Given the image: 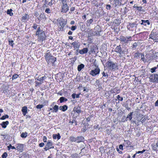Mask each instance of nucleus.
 I'll return each instance as SVG.
<instances>
[{"label": "nucleus", "instance_id": "obj_37", "mask_svg": "<svg viewBox=\"0 0 158 158\" xmlns=\"http://www.w3.org/2000/svg\"><path fill=\"white\" fill-rule=\"evenodd\" d=\"M93 21V19H90L88 20L87 21V25L88 26H89L91 24L92 22Z\"/></svg>", "mask_w": 158, "mask_h": 158}, {"label": "nucleus", "instance_id": "obj_13", "mask_svg": "<svg viewBox=\"0 0 158 158\" xmlns=\"http://www.w3.org/2000/svg\"><path fill=\"white\" fill-rule=\"evenodd\" d=\"M94 29L95 31L94 32L98 36L101 35L100 33L101 32V29L99 28V26H96L94 28Z\"/></svg>", "mask_w": 158, "mask_h": 158}, {"label": "nucleus", "instance_id": "obj_36", "mask_svg": "<svg viewBox=\"0 0 158 158\" xmlns=\"http://www.w3.org/2000/svg\"><path fill=\"white\" fill-rule=\"evenodd\" d=\"M7 149L9 151L10 150V148L12 149H14L16 150V148L14 146H12L11 144H10L9 146H7Z\"/></svg>", "mask_w": 158, "mask_h": 158}, {"label": "nucleus", "instance_id": "obj_27", "mask_svg": "<svg viewBox=\"0 0 158 158\" xmlns=\"http://www.w3.org/2000/svg\"><path fill=\"white\" fill-rule=\"evenodd\" d=\"M52 137L53 139H60L61 136L60 134L59 133H58L57 134L53 135Z\"/></svg>", "mask_w": 158, "mask_h": 158}, {"label": "nucleus", "instance_id": "obj_50", "mask_svg": "<svg viewBox=\"0 0 158 158\" xmlns=\"http://www.w3.org/2000/svg\"><path fill=\"white\" fill-rule=\"evenodd\" d=\"M7 156V154L6 152H4L2 155V158H6Z\"/></svg>", "mask_w": 158, "mask_h": 158}, {"label": "nucleus", "instance_id": "obj_40", "mask_svg": "<svg viewBox=\"0 0 158 158\" xmlns=\"http://www.w3.org/2000/svg\"><path fill=\"white\" fill-rule=\"evenodd\" d=\"M19 77V75L16 74H15L13 75L12 77V79L14 80L17 79Z\"/></svg>", "mask_w": 158, "mask_h": 158}, {"label": "nucleus", "instance_id": "obj_35", "mask_svg": "<svg viewBox=\"0 0 158 158\" xmlns=\"http://www.w3.org/2000/svg\"><path fill=\"white\" fill-rule=\"evenodd\" d=\"M46 78V77L44 76L43 77H42L40 78H39V81L42 83L45 80Z\"/></svg>", "mask_w": 158, "mask_h": 158}, {"label": "nucleus", "instance_id": "obj_51", "mask_svg": "<svg viewBox=\"0 0 158 158\" xmlns=\"http://www.w3.org/2000/svg\"><path fill=\"white\" fill-rule=\"evenodd\" d=\"M35 86L37 87L38 86H40V85H41L42 84V83L41 82H38L37 81H35Z\"/></svg>", "mask_w": 158, "mask_h": 158}, {"label": "nucleus", "instance_id": "obj_15", "mask_svg": "<svg viewBox=\"0 0 158 158\" xmlns=\"http://www.w3.org/2000/svg\"><path fill=\"white\" fill-rule=\"evenodd\" d=\"M76 139V142L77 143H80L81 142L83 141L84 140V138L83 136H81L77 137Z\"/></svg>", "mask_w": 158, "mask_h": 158}, {"label": "nucleus", "instance_id": "obj_3", "mask_svg": "<svg viewBox=\"0 0 158 158\" xmlns=\"http://www.w3.org/2000/svg\"><path fill=\"white\" fill-rule=\"evenodd\" d=\"M40 26L38 27L35 32V35L37 36L39 40L43 42L46 37L44 31L41 29Z\"/></svg>", "mask_w": 158, "mask_h": 158}, {"label": "nucleus", "instance_id": "obj_25", "mask_svg": "<svg viewBox=\"0 0 158 158\" xmlns=\"http://www.w3.org/2000/svg\"><path fill=\"white\" fill-rule=\"evenodd\" d=\"M23 144H18V146L17 147V150L19 151H21L23 150Z\"/></svg>", "mask_w": 158, "mask_h": 158}, {"label": "nucleus", "instance_id": "obj_39", "mask_svg": "<svg viewBox=\"0 0 158 158\" xmlns=\"http://www.w3.org/2000/svg\"><path fill=\"white\" fill-rule=\"evenodd\" d=\"M137 46V43L136 42H135L132 45V46H131V48L133 50H135L136 49V47Z\"/></svg>", "mask_w": 158, "mask_h": 158}, {"label": "nucleus", "instance_id": "obj_30", "mask_svg": "<svg viewBox=\"0 0 158 158\" xmlns=\"http://www.w3.org/2000/svg\"><path fill=\"white\" fill-rule=\"evenodd\" d=\"M59 108V106L56 105H55L54 107H53V110L52 111L53 112H55L56 113L57 112L58 109Z\"/></svg>", "mask_w": 158, "mask_h": 158}, {"label": "nucleus", "instance_id": "obj_19", "mask_svg": "<svg viewBox=\"0 0 158 158\" xmlns=\"http://www.w3.org/2000/svg\"><path fill=\"white\" fill-rule=\"evenodd\" d=\"M151 147H152V150L153 151H156V152H157L158 151L157 149L158 147L155 143H153L151 144Z\"/></svg>", "mask_w": 158, "mask_h": 158}, {"label": "nucleus", "instance_id": "obj_29", "mask_svg": "<svg viewBox=\"0 0 158 158\" xmlns=\"http://www.w3.org/2000/svg\"><path fill=\"white\" fill-rule=\"evenodd\" d=\"M59 100L60 101V102L62 103L64 102L67 101L68 99L63 97H62L60 98Z\"/></svg>", "mask_w": 158, "mask_h": 158}, {"label": "nucleus", "instance_id": "obj_28", "mask_svg": "<svg viewBox=\"0 0 158 158\" xmlns=\"http://www.w3.org/2000/svg\"><path fill=\"white\" fill-rule=\"evenodd\" d=\"M133 112H131L129 113L127 116L126 119H129L130 121L132 119V115H133Z\"/></svg>", "mask_w": 158, "mask_h": 158}, {"label": "nucleus", "instance_id": "obj_2", "mask_svg": "<svg viewBox=\"0 0 158 158\" xmlns=\"http://www.w3.org/2000/svg\"><path fill=\"white\" fill-rule=\"evenodd\" d=\"M106 66L108 69L114 71L118 69L117 64L110 60H108L106 63Z\"/></svg>", "mask_w": 158, "mask_h": 158}, {"label": "nucleus", "instance_id": "obj_54", "mask_svg": "<svg viewBox=\"0 0 158 158\" xmlns=\"http://www.w3.org/2000/svg\"><path fill=\"white\" fill-rule=\"evenodd\" d=\"M46 13L48 14H49L51 13V10L50 9L48 8H47L45 10Z\"/></svg>", "mask_w": 158, "mask_h": 158}, {"label": "nucleus", "instance_id": "obj_16", "mask_svg": "<svg viewBox=\"0 0 158 158\" xmlns=\"http://www.w3.org/2000/svg\"><path fill=\"white\" fill-rule=\"evenodd\" d=\"M88 51V49L87 48H85L82 50H79V52L81 55L86 53Z\"/></svg>", "mask_w": 158, "mask_h": 158}, {"label": "nucleus", "instance_id": "obj_4", "mask_svg": "<svg viewBox=\"0 0 158 158\" xmlns=\"http://www.w3.org/2000/svg\"><path fill=\"white\" fill-rule=\"evenodd\" d=\"M131 36L125 37L123 35H120L119 39L117 38V40H119L120 43L123 44H128L129 41H131Z\"/></svg>", "mask_w": 158, "mask_h": 158}, {"label": "nucleus", "instance_id": "obj_57", "mask_svg": "<svg viewBox=\"0 0 158 158\" xmlns=\"http://www.w3.org/2000/svg\"><path fill=\"white\" fill-rule=\"evenodd\" d=\"M106 9L107 10H110L111 9V6L110 5H106Z\"/></svg>", "mask_w": 158, "mask_h": 158}, {"label": "nucleus", "instance_id": "obj_18", "mask_svg": "<svg viewBox=\"0 0 158 158\" xmlns=\"http://www.w3.org/2000/svg\"><path fill=\"white\" fill-rule=\"evenodd\" d=\"M30 18V16L28 14H25L24 15L22 16V20L24 22L26 20H28Z\"/></svg>", "mask_w": 158, "mask_h": 158}, {"label": "nucleus", "instance_id": "obj_59", "mask_svg": "<svg viewBox=\"0 0 158 158\" xmlns=\"http://www.w3.org/2000/svg\"><path fill=\"white\" fill-rule=\"evenodd\" d=\"M127 144L128 146H129L131 145V143L129 140H127L126 141V143H125V144Z\"/></svg>", "mask_w": 158, "mask_h": 158}, {"label": "nucleus", "instance_id": "obj_22", "mask_svg": "<svg viewBox=\"0 0 158 158\" xmlns=\"http://www.w3.org/2000/svg\"><path fill=\"white\" fill-rule=\"evenodd\" d=\"M97 49V47L95 45H92L91 46L90 52H91L95 53L96 50Z\"/></svg>", "mask_w": 158, "mask_h": 158}, {"label": "nucleus", "instance_id": "obj_32", "mask_svg": "<svg viewBox=\"0 0 158 158\" xmlns=\"http://www.w3.org/2000/svg\"><path fill=\"white\" fill-rule=\"evenodd\" d=\"M76 138L73 136H71L69 137V140L71 142H77Z\"/></svg>", "mask_w": 158, "mask_h": 158}, {"label": "nucleus", "instance_id": "obj_34", "mask_svg": "<svg viewBox=\"0 0 158 158\" xmlns=\"http://www.w3.org/2000/svg\"><path fill=\"white\" fill-rule=\"evenodd\" d=\"M12 10L11 9H8L7 11V14L10 15V16H12L13 15V14L12 12Z\"/></svg>", "mask_w": 158, "mask_h": 158}, {"label": "nucleus", "instance_id": "obj_53", "mask_svg": "<svg viewBox=\"0 0 158 158\" xmlns=\"http://www.w3.org/2000/svg\"><path fill=\"white\" fill-rule=\"evenodd\" d=\"M136 8L137 9V10L139 11H143L142 10V7L141 6H138V7H136Z\"/></svg>", "mask_w": 158, "mask_h": 158}, {"label": "nucleus", "instance_id": "obj_17", "mask_svg": "<svg viewBox=\"0 0 158 158\" xmlns=\"http://www.w3.org/2000/svg\"><path fill=\"white\" fill-rule=\"evenodd\" d=\"M22 112L24 116L26 115V114L27 113V108L26 106H24L23 107L22 109Z\"/></svg>", "mask_w": 158, "mask_h": 158}, {"label": "nucleus", "instance_id": "obj_42", "mask_svg": "<svg viewBox=\"0 0 158 158\" xmlns=\"http://www.w3.org/2000/svg\"><path fill=\"white\" fill-rule=\"evenodd\" d=\"M9 118V116L8 115H3L2 117L0 118V120H4L6 118Z\"/></svg>", "mask_w": 158, "mask_h": 158}, {"label": "nucleus", "instance_id": "obj_10", "mask_svg": "<svg viewBox=\"0 0 158 158\" xmlns=\"http://www.w3.org/2000/svg\"><path fill=\"white\" fill-rule=\"evenodd\" d=\"M151 81L153 82L158 83V74H152L149 77Z\"/></svg>", "mask_w": 158, "mask_h": 158}, {"label": "nucleus", "instance_id": "obj_26", "mask_svg": "<svg viewBox=\"0 0 158 158\" xmlns=\"http://www.w3.org/2000/svg\"><path fill=\"white\" fill-rule=\"evenodd\" d=\"M85 65L83 64H81L79 65L77 67V70L79 72L80 71L81 69L84 68Z\"/></svg>", "mask_w": 158, "mask_h": 158}, {"label": "nucleus", "instance_id": "obj_33", "mask_svg": "<svg viewBox=\"0 0 158 158\" xmlns=\"http://www.w3.org/2000/svg\"><path fill=\"white\" fill-rule=\"evenodd\" d=\"M28 135V133L27 132H22L20 135V136L22 138H26Z\"/></svg>", "mask_w": 158, "mask_h": 158}, {"label": "nucleus", "instance_id": "obj_52", "mask_svg": "<svg viewBox=\"0 0 158 158\" xmlns=\"http://www.w3.org/2000/svg\"><path fill=\"white\" fill-rule=\"evenodd\" d=\"M77 28V27L76 26H72L71 27V29L72 31H74Z\"/></svg>", "mask_w": 158, "mask_h": 158}, {"label": "nucleus", "instance_id": "obj_64", "mask_svg": "<svg viewBox=\"0 0 158 158\" xmlns=\"http://www.w3.org/2000/svg\"><path fill=\"white\" fill-rule=\"evenodd\" d=\"M155 106L158 107V99L155 102Z\"/></svg>", "mask_w": 158, "mask_h": 158}, {"label": "nucleus", "instance_id": "obj_47", "mask_svg": "<svg viewBox=\"0 0 158 158\" xmlns=\"http://www.w3.org/2000/svg\"><path fill=\"white\" fill-rule=\"evenodd\" d=\"M117 98L118 99L121 101H122L123 100V98L122 97H121L119 95H118L117 96Z\"/></svg>", "mask_w": 158, "mask_h": 158}, {"label": "nucleus", "instance_id": "obj_41", "mask_svg": "<svg viewBox=\"0 0 158 158\" xmlns=\"http://www.w3.org/2000/svg\"><path fill=\"white\" fill-rule=\"evenodd\" d=\"M141 53L139 52H136V53H135V57H139L140 55H141Z\"/></svg>", "mask_w": 158, "mask_h": 158}, {"label": "nucleus", "instance_id": "obj_49", "mask_svg": "<svg viewBox=\"0 0 158 158\" xmlns=\"http://www.w3.org/2000/svg\"><path fill=\"white\" fill-rule=\"evenodd\" d=\"M8 41L9 44L12 46V47H13L14 44V43H13L14 41L12 40H8Z\"/></svg>", "mask_w": 158, "mask_h": 158}, {"label": "nucleus", "instance_id": "obj_11", "mask_svg": "<svg viewBox=\"0 0 158 158\" xmlns=\"http://www.w3.org/2000/svg\"><path fill=\"white\" fill-rule=\"evenodd\" d=\"M71 44L73 46L75 49H77V50H79V48L80 46V44L78 41H74L71 43Z\"/></svg>", "mask_w": 158, "mask_h": 158}, {"label": "nucleus", "instance_id": "obj_5", "mask_svg": "<svg viewBox=\"0 0 158 158\" xmlns=\"http://www.w3.org/2000/svg\"><path fill=\"white\" fill-rule=\"evenodd\" d=\"M66 2V0H62L61 1L62 3L61 7V12L66 13L69 10V7L67 4Z\"/></svg>", "mask_w": 158, "mask_h": 158}, {"label": "nucleus", "instance_id": "obj_43", "mask_svg": "<svg viewBox=\"0 0 158 158\" xmlns=\"http://www.w3.org/2000/svg\"><path fill=\"white\" fill-rule=\"evenodd\" d=\"M78 156V154L77 153L73 154L71 155L70 157L72 158H76Z\"/></svg>", "mask_w": 158, "mask_h": 158}, {"label": "nucleus", "instance_id": "obj_20", "mask_svg": "<svg viewBox=\"0 0 158 158\" xmlns=\"http://www.w3.org/2000/svg\"><path fill=\"white\" fill-rule=\"evenodd\" d=\"M73 111H75L78 114L81 112V108L79 106L75 107L73 109Z\"/></svg>", "mask_w": 158, "mask_h": 158}, {"label": "nucleus", "instance_id": "obj_21", "mask_svg": "<svg viewBox=\"0 0 158 158\" xmlns=\"http://www.w3.org/2000/svg\"><path fill=\"white\" fill-rule=\"evenodd\" d=\"M60 110L63 111H65L68 109V106L66 105H64L63 106H60L59 107Z\"/></svg>", "mask_w": 158, "mask_h": 158}, {"label": "nucleus", "instance_id": "obj_24", "mask_svg": "<svg viewBox=\"0 0 158 158\" xmlns=\"http://www.w3.org/2000/svg\"><path fill=\"white\" fill-rule=\"evenodd\" d=\"M67 23V22L65 21L63 19L61 22L59 23L61 27H64Z\"/></svg>", "mask_w": 158, "mask_h": 158}, {"label": "nucleus", "instance_id": "obj_38", "mask_svg": "<svg viewBox=\"0 0 158 158\" xmlns=\"http://www.w3.org/2000/svg\"><path fill=\"white\" fill-rule=\"evenodd\" d=\"M45 16L44 15V13H41L38 19H44V17H45Z\"/></svg>", "mask_w": 158, "mask_h": 158}, {"label": "nucleus", "instance_id": "obj_7", "mask_svg": "<svg viewBox=\"0 0 158 158\" xmlns=\"http://www.w3.org/2000/svg\"><path fill=\"white\" fill-rule=\"evenodd\" d=\"M94 64L96 68L92 70L90 73V74L93 77L99 74L100 72V69L98 66L95 64V63H94Z\"/></svg>", "mask_w": 158, "mask_h": 158}, {"label": "nucleus", "instance_id": "obj_31", "mask_svg": "<svg viewBox=\"0 0 158 158\" xmlns=\"http://www.w3.org/2000/svg\"><path fill=\"white\" fill-rule=\"evenodd\" d=\"M84 126L82 129L81 131L83 132L84 133L87 130L86 126H88L89 124L88 123H84Z\"/></svg>", "mask_w": 158, "mask_h": 158}, {"label": "nucleus", "instance_id": "obj_55", "mask_svg": "<svg viewBox=\"0 0 158 158\" xmlns=\"http://www.w3.org/2000/svg\"><path fill=\"white\" fill-rule=\"evenodd\" d=\"M140 56L141 57V60L143 61H144V54L141 53Z\"/></svg>", "mask_w": 158, "mask_h": 158}, {"label": "nucleus", "instance_id": "obj_62", "mask_svg": "<svg viewBox=\"0 0 158 158\" xmlns=\"http://www.w3.org/2000/svg\"><path fill=\"white\" fill-rule=\"evenodd\" d=\"M34 15V16H36V17H38L39 16V13H38V11H36L35 12Z\"/></svg>", "mask_w": 158, "mask_h": 158}, {"label": "nucleus", "instance_id": "obj_58", "mask_svg": "<svg viewBox=\"0 0 158 158\" xmlns=\"http://www.w3.org/2000/svg\"><path fill=\"white\" fill-rule=\"evenodd\" d=\"M83 91H85L86 92H88L89 91V89L87 88L86 87H84Z\"/></svg>", "mask_w": 158, "mask_h": 158}, {"label": "nucleus", "instance_id": "obj_45", "mask_svg": "<svg viewBox=\"0 0 158 158\" xmlns=\"http://www.w3.org/2000/svg\"><path fill=\"white\" fill-rule=\"evenodd\" d=\"M38 26L36 23H34L32 27L34 29L36 30V29H37V28L38 27Z\"/></svg>", "mask_w": 158, "mask_h": 158}, {"label": "nucleus", "instance_id": "obj_6", "mask_svg": "<svg viewBox=\"0 0 158 158\" xmlns=\"http://www.w3.org/2000/svg\"><path fill=\"white\" fill-rule=\"evenodd\" d=\"M137 25L136 21L133 23H128L127 25V28L130 31H134V27H135V29H137Z\"/></svg>", "mask_w": 158, "mask_h": 158}, {"label": "nucleus", "instance_id": "obj_60", "mask_svg": "<svg viewBox=\"0 0 158 158\" xmlns=\"http://www.w3.org/2000/svg\"><path fill=\"white\" fill-rule=\"evenodd\" d=\"M72 123H74L75 125H77V121L74 119L71 122Z\"/></svg>", "mask_w": 158, "mask_h": 158}, {"label": "nucleus", "instance_id": "obj_12", "mask_svg": "<svg viewBox=\"0 0 158 158\" xmlns=\"http://www.w3.org/2000/svg\"><path fill=\"white\" fill-rule=\"evenodd\" d=\"M139 23L141 24L144 25L145 26L150 24V22L148 20H141V21L139 22Z\"/></svg>", "mask_w": 158, "mask_h": 158}, {"label": "nucleus", "instance_id": "obj_46", "mask_svg": "<svg viewBox=\"0 0 158 158\" xmlns=\"http://www.w3.org/2000/svg\"><path fill=\"white\" fill-rule=\"evenodd\" d=\"M126 117L125 116H123L121 120V121L122 122H125L127 121V119H125Z\"/></svg>", "mask_w": 158, "mask_h": 158}, {"label": "nucleus", "instance_id": "obj_48", "mask_svg": "<svg viewBox=\"0 0 158 158\" xmlns=\"http://www.w3.org/2000/svg\"><path fill=\"white\" fill-rule=\"evenodd\" d=\"M44 106L42 104H39L36 106V107L37 109H40L44 107Z\"/></svg>", "mask_w": 158, "mask_h": 158}, {"label": "nucleus", "instance_id": "obj_63", "mask_svg": "<svg viewBox=\"0 0 158 158\" xmlns=\"http://www.w3.org/2000/svg\"><path fill=\"white\" fill-rule=\"evenodd\" d=\"M44 145V143H40L39 144V146L40 147H43Z\"/></svg>", "mask_w": 158, "mask_h": 158}, {"label": "nucleus", "instance_id": "obj_9", "mask_svg": "<svg viewBox=\"0 0 158 158\" xmlns=\"http://www.w3.org/2000/svg\"><path fill=\"white\" fill-rule=\"evenodd\" d=\"M149 39L155 40L156 42H158V36L156 33L152 31L149 35Z\"/></svg>", "mask_w": 158, "mask_h": 158}, {"label": "nucleus", "instance_id": "obj_14", "mask_svg": "<svg viewBox=\"0 0 158 158\" xmlns=\"http://www.w3.org/2000/svg\"><path fill=\"white\" fill-rule=\"evenodd\" d=\"M46 146L48 148V149L53 148L54 147L53 146V143L50 140H48L47 144H46Z\"/></svg>", "mask_w": 158, "mask_h": 158}, {"label": "nucleus", "instance_id": "obj_23", "mask_svg": "<svg viewBox=\"0 0 158 158\" xmlns=\"http://www.w3.org/2000/svg\"><path fill=\"white\" fill-rule=\"evenodd\" d=\"M9 122L8 121H6V122H3L1 124V125L2 126V127L3 128H6L7 126L9 124Z\"/></svg>", "mask_w": 158, "mask_h": 158}, {"label": "nucleus", "instance_id": "obj_61", "mask_svg": "<svg viewBox=\"0 0 158 158\" xmlns=\"http://www.w3.org/2000/svg\"><path fill=\"white\" fill-rule=\"evenodd\" d=\"M47 138L45 136H44L43 137V140L44 142H47Z\"/></svg>", "mask_w": 158, "mask_h": 158}, {"label": "nucleus", "instance_id": "obj_8", "mask_svg": "<svg viewBox=\"0 0 158 158\" xmlns=\"http://www.w3.org/2000/svg\"><path fill=\"white\" fill-rule=\"evenodd\" d=\"M114 52L119 53L121 56H122V54H125V51L123 50L122 48L121 47V45L117 46L114 49Z\"/></svg>", "mask_w": 158, "mask_h": 158}, {"label": "nucleus", "instance_id": "obj_56", "mask_svg": "<svg viewBox=\"0 0 158 158\" xmlns=\"http://www.w3.org/2000/svg\"><path fill=\"white\" fill-rule=\"evenodd\" d=\"M102 77H108V74L107 73H106L104 72H102Z\"/></svg>", "mask_w": 158, "mask_h": 158}, {"label": "nucleus", "instance_id": "obj_1", "mask_svg": "<svg viewBox=\"0 0 158 158\" xmlns=\"http://www.w3.org/2000/svg\"><path fill=\"white\" fill-rule=\"evenodd\" d=\"M45 59L48 64H52L55 66V62L56 61V57L52 55L49 50H48L44 56Z\"/></svg>", "mask_w": 158, "mask_h": 158}, {"label": "nucleus", "instance_id": "obj_44", "mask_svg": "<svg viewBox=\"0 0 158 158\" xmlns=\"http://www.w3.org/2000/svg\"><path fill=\"white\" fill-rule=\"evenodd\" d=\"M157 69L156 67H155L151 69V72L152 73H153L156 71V69Z\"/></svg>", "mask_w": 158, "mask_h": 158}]
</instances>
